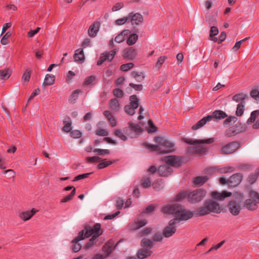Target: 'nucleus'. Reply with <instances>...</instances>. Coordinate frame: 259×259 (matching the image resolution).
Returning <instances> with one entry per match:
<instances>
[{"instance_id": "1", "label": "nucleus", "mask_w": 259, "mask_h": 259, "mask_svg": "<svg viewBox=\"0 0 259 259\" xmlns=\"http://www.w3.org/2000/svg\"><path fill=\"white\" fill-rule=\"evenodd\" d=\"M222 209L218 203L214 201L212 199L206 200L203 205L198 207L194 214L196 216L201 217L207 215L211 212L220 213Z\"/></svg>"}, {"instance_id": "2", "label": "nucleus", "mask_w": 259, "mask_h": 259, "mask_svg": "<svg viewBox=\"0 0 259 259\" xmlns=\"http://www.w3.org/2000/svg\"><path fill=\"white\" fill-rule=\"evenodd\" d=\"M154 141L160 145L161 154L169 153L174 151L172 148L175 144L168 140L161 137H156Z\"/></svg>"}, {"instance_id": "3", "label": "nucleus", "mask_w": 259, "mask_h": 259, "mask_svg": "<svg viewBox=\"0 0 259 259\" xmlns=\"http://www.w3.org/2000/svg\"><path fill=\"white\" fill-rule=\"evenodd\" d=\"M101 225L100 223L95 224L93 227L89 226H85L83 230V236L85 238H89L92 235L97 238L103 234V231L101 229Z\"/></svg>"}, {"instance_id": "4", "label": "nucleus", "mask_w": 259, "mask_h": 259, "mask_svg": "<svg viewBox=\"0 0 259 259\" xmlns=\"http://www.w3.org/2000/svg\"><path fill=\"white\" fill-rule=\"evenodd\" d=\"M206 191L202 189H198L189 193L188 201L190 203H197L200 202L205 196Z\"/></svg>"}, {"instance_id": "5", "label": "nucleus", "mask_w": 259, "mask_h": 259, "mask_svg": "<svg viewBox=\"0 0 259 259\" xmlns=\"http://www.w3.org/2000/svg\"><path fill=\"white\" fill-rule=\"evenodd\" d=\"M246 130V125L238 121L234 126L230 127L226 130L225 135L227 138H230L245 131Z\"/></svg>"}, {"instance_id": "6", "label": "nucleus", "mask_w": 259, "mask_h": 259, "mask_svg": "<svg viewBox=\"0 0 259 259\" xmlns=\"http://www.w3.org/2000/svg\"><path fill=\"white\" fill-rule=\"evenodd\" d=\"M241 146L238 141L231 142L223 146L219 150V153L222 155H229L234 153Z\"/></svg>"}, {"instance_id": "7", "label": "nucleus", "mask_w": 259, "mask_h": 259, "mask_svg": "<svg viewBox=\"0 0 259 259\" xmlns=\"http://www.w3.org/2000/svg\"><path fill=\"white\" fill-rule=\"evenodd\" d=\"M114 134L120 140L124 141H127L128 138H136L135 133H134V132L132 131V128H130L129 125L128 127H125L122 131L121 130H115Z\"/></svg>"}, {"instance_id": "8", "label": "nucleus", "mask_w": 259, "mask_h": 259, "mask_svg": "<svg viewBox=\"0 0 259 259\" xmlns=\"http://www.w3.org/2000/svg\"><path fill=\"white\" fill-rule=\"evenodd\" d=\"M130 104L125 105L124 110L127 114L133 115L135 113V109L139 107V100L136 95H133L130 96Z\"/></svg>"}, {"instance_id": "9", "label": "nucleus", "mask_w": 259, "mask_h": 259, "mask_svg": "<svg viewBox=\"0 0 259 259\" xmlns=\"http://www.w3.org/2000/svg\"><path fill=\"white\" fill-rule=\"evenodd\" d=\"M162 160L170 166L178 167L182 165L183 157L175 155L167 156L162 157Z\"/></svg>"}, {"instance_id": "10", "label": "nucleus", "mask_w": 259, "mask_h": 259, "mask_svg": "<svg viewBox=\"0 0 259 259\" xmlns=\"http://www.w3.org/2000/svg\"><path fill=\"white\" fill-rule=\"evenodd\" d=\"M177 223V219H176L170 220L168 225L163 229L162 235L166 238L172 236L176 232V225Z\"/></svg>"}, {"instance_id": "11", "label": "nucleus", "mask_w": 259, "mask_h": 259, "mask_svg": "<svg viewBox=\"0 0 259 259\" xmlns=\"http://www.w3.org/2000/svg\"><path fill=\"white\" fill-rule=\"evenodd\" d=\"M180 209L176 214V219H177V221H187L193 217L194 213L189 210L185 209L181 204Z\"/></svg>"}, {"instance_id": "12", "label": "nucleus", "mask_w": 259, "mask_h": 259, "mask_svg": "<svg viewBox=\"0 0 259 259\" xmlns=\"http://www.w3.org/2000/svg\"><path fill=\"white\" fill-rule=\"evenodd\" d=\"M230 212L233 215H237L241 210V201L231 200L227 205Z\"/></svg>"}, {"instance_id": "13", "label": "nucleus", "mask_w": 259, "mask_h": 259, "mask_svg": "<svg viewBox=\"0 0 259 259\" xmlns=\"http://www.w3.org/2000/svg\"><path fill=\"white\" fill-rule=\"evenodd\" d=\"M116 50L113 49L109 52H105L101 55V56L97 62V65H101L105 61H111L116 53Z\"/></svg>"}, {"instance_id": "14", "label": "nucleus", "mask_w": 259, "mask_h": 259, "mask_svg": "<svg viewBox=\"0 0 259 259\" xmlns=\"http://www.w3.org/2000/svg\"><path fill=\"white\" fill-rule=\"evenodd\" d=\"M180 208L181 209V204L176 203L164 206L161 208V211L165 214H175L176 217V214L180 210Z\"/></svg>"}, {"instance_id": "15", "label": "nucleus", "mask_w": 259, "mask_h": 259, "mask_svg": "<svg viewBox=\"0 0 259 259\" xmlns=\"http://www.w3.org/2000/svg\"><path fill=\"white\" fill-rule=\"evenodd\" d=\"M83 233L84 231H80L78 233L77 236L72 240V243H73V245L72 246V250L73 252H77L80 250L81 245L78 243V242L85 238L84 236H83Z\"/></svg>"}, {"instance_id": "16", "label": "nucleus", "mask_w": 259, "mask_h": 259, "mask_svg": "<svg viewBox=\"0 0 259 259\" xmlns=\"http://www.w3.org/2000/svg\"><path fill=\"white\" fill-rule=\"evenodd\" d=\"M183 141L189 145H195V144H211L215 141L214 138H208L207 139H196L193 140L190 138H184Z\"/></svg>"}, {"instance_id": "17", "label": "nucleus", "mask_w": 259, "mask_h": 259, "mask_svg": "<svg viewBox=\"0 0 259 259\" xmlns=\"http://www.w3.org/2000/svg\"><path fill=\"white\" fill-rule=\"evenodd\" d=\"M208 151V148L200 146H191L187 148V152L192 154L202 155Z\"/></svg>"}, {"instance_id": "18", "label": "nucleus", "mask_w": 259, "mask_h": 259, "mask_svg": "<svg viewBox=\"0 0 259 259\" xmlns=\"http://www.w3.org/2000/svg\"><path fill=\"white\" fill-rule=\"evenodd\" d=\"M243 180V175L241 173H236L229 178V187H235L238 186Z\"/></svg>"}, {"instance_id": "19", "label": "nucleus", "mask_w": 259, "mask_h": 259, "mask_svg": "<svg viewBox=\"0 0 259 259\" xmlns=\"http://www.w3.org/2000/svg\"><path fill=\"white\" fill-rule=\"evenodd\" d=\"M138 54L137 51L133 47H128L123 50L122 56L123 58L129 60H134Z\"/></svg>"}, {"instance_id": "20", "label": "nucleus", "mask_w": 259, "mask_h": 259, "mask_svg": "<svg viewBox=\"0 0 259 259\" xmlns=\"http://www.w3.org/2000/svg\"><path fill=\"white\" fill-rule=\"evenodd\" d=\"M128 16V20L131 21L133 25H139L143 21V17L140 13H137L134 14L133 13H130Z\"/></svg>"}, {"instance_id": "21", "label": "nucleus", "mask_w": 259, "mask_h": 259, "mask_svg": "<svg viewBox=\"0 0 259 259\" xmlns=\"http://www.w3.org/2000/svg\"><path fill=\"white\" fill-rule=\"evenodd\" d=\"M172 172V168L168 164L160 165L158 168V172L160 177H168Z\"/></svg>"}, {"instance_id": "22", "label": "nucleus", "mask_w": 259, "mask_h": 259, "mask_svg": "<svg viewBox=\"0 0 259 259\" xmlns=\"http://www.w3.org/2000/svg\"><path fill=\"white\" fill-rule=\"evenodd\" d=\"M100 27V23L98 21L94 22L90 25L88 29V34L90 37L96 36Z\"/></svg>"}, {"instance_id": "23", "label": "nucleus", "mask_w": 259, "mask_h": 259, "mask_svg": "<svg viewBox=\"0 0 259 259\" xmlns=\"http://www.w3.org/2000/svg\"><path fill=\"white\" fill-rule=\"evenodd\" d=\"M35 208H32L30 211H22L19 213V218L24 221L30 220L37 211Z\"/></svg>"}, {"instance_id": "24", "label": "nucleus", "mask_w": 259, "mask_h": 259, "mask_svg": "<svg viewBox=\"0 0 259 259\" xmlns=\"http://www.w3.org/2000/svg\"><path fill=\"white\" fill-rule=\"evenodd\" d=\"M210 116V118H209V121L213 119H224L228 116V115L223 111L221 110H216L214 111Z\"/></svg>"}, {"instance_id": "25", "label": "nucleus", "mask_w": 259, "mask_h": 259, "mask_svg": "<svg viewBox=\"0 0 259 259\" xmlns=\"http://www.w3.org/2000/svg\"><path fill=\"white\" fill-rule=\"evenodd\" d=\"M147 224V221L146 219H144L133 223H130L128 225V227L131 230H137L145 226Z\"/></svg>"}, {"instance_id": "26", "label": "nucleus", "mask_w": 259, "mask_h": 259, "mask_svg": "<svg viewBox=\"0 0 259 259\" xmlns=\"http://www.w3.org/2000/svg\"><path fill=\"white\" fill-rule=\"evenodd\" d=\"M153 253V251L143 248L140 249L137 253V256L139 259H145L150 257Z\"/></svg>"}, {"instance_id": "27", "label": "nucleus", "mask_w": 259, "mask_h": 259, "mask_svg": "<svg viewBox=\"0 0 259 259\" xmlns=\"http://www.w3.org/2000/svg\"><path fill=\"white\" fill-rule=\"evenodd\" d=\"M131 32V31L128 29L123 30L115 37V41L117 43H121L123 42L126 38L127 37Z\"/></svg>"}, {"instance_id": "28", "label": "nucleus", "mask_w": 259, "mask_h": 259, "mask_svg": "<svg viewBox=\"0 0 259 259\" xmlns=\"http://www.w3.org/2000/svg\"><path fill=\"white\" fill-rule=\"evenodd\" d=\"M154 244L155 243L152 240L146 238H143L141 241V246L142 248L146 249L151 250Z\"/></svg>"}, {"instance_id": "29", "label": "nucleus", "mask_w": 259, "mask_h": 259, "mask_svg": "<svg viewBox=\"0 0 259 259\" xmlns=\"http://www.w3.org/2000/svg\"><path fill=\"white\" fill-rule=\"evenodd\" d=\"M209 118H210V116H206L204 117L201 119L199 120L196 124L193 125L191 127L192 130H197L199 128L204 125L207 121H209Z\"/></svg>"}, {"instance_id": "30", "label": "nucleus", "mask_w": 259, "mask_h": 259, "mask_svg": "<svg viewBox=\"0 0 259 259\" xmlns=\"http://www.w3.org/2000/svg\"><path fill=\"white\" fill-rule=\"evenodd\" d=\"M231 195V192L224 191L221 193H219L216 191H213L211 193V196L213 198L217 199L222 200L225 198L230 197Z\"/></svg>"}, {"instance_id": "31", "label": "nucleus", "mask_w": 259, "mask_h": 259, "mask_svg": "<svg viewBox=\"0 0 259 259\" xmlns=\"http://www.w3.org/2000/svg\"><path fill=\"white\" fill-rule=\"evenodd\" d=\"M64 126L62 127V131L65 132L69 133L71 131V124L72 122L69 116L65 117L63 120Z\"/></svg>"}, {"instance_id": "32", "label": "nucleus", "mask_w": 259, "mask_h": 259, "mask_svg": "<svg viewBox=\"0 0 259 259\" xmlns=\"http://www.w3.org/2000/svg\"><path fill=\"white\" fill-rule=\"evenodd\" d=\"M257 203L251 199H247L245 202V205L248 210L253 211L256 209Z\"/></svg>"}, {"instance_id": "33", "label": "nucleus", "mask_w": 259, "mask_h": 259, "mask_svg": "<svg viewBox=\"0 0 259 259\" xmlns=\"http://www.w3.org/2000/svg\"><path fill=\"white\" fill-rule=\"evenodd\" d=\"M248 98V96L243 93H239L235 95L232 97V100L236 102L243 103L245 102V100Z\"/></svg>"}, {"instance_id": "34", "label": "nucleus", "mask_w": 259, "mask_h": 259, "mask_svg": "<svg viewBox=\"0 0 259 259\" xmlns=\"http://www.w3.org/2000/svg\"><path fill=\"white\" fill-rule=\"evenodd\" d=\"M73 57L76 62L83 61L84 60V56L83 50L79 49L76 50Z\"/></svg>"}, {"instance_id": "35", "label": "nucleus", "mask_w": 259, "mask_h": 259, "mask_svg": "<svg viewBox=\"0 0 259 259\" xmlns=\"http://www.w3.org/2000/svg\"><path fill=\"white\" fill-rule=\"evenodd\" d=\"M109 106L110 109L113 111H117L120 107L119 101L116 98L112 99L109 101Z\"/></svg>"}, {"instance_id": "36", "label": "nucleus", "mask_w": 259, "mask_h": 259, "mask_svg": "<svg viewBox=\"0 0 259 259\" xmlns=\"http://www.w3.org/2000/svg\"><path fill=\"white\" fill-rule=\"evenodd\" d=\"M189 192L188 191H183L176 195L174 198V200L177 201H182L184 199H188V196L189 195Z\"/></svg>"}, {"instance_id": "37", "label": "nucleus", "mask_w": 259, "mask_h": 259, "mask_svg": "<svg viewBox=\"0 0 259 259\" xmlns=\"http://www.w3.org/2000/svg\"><path fill=\"white\" fill-rule=\"evenodd\" d=\"M130 128H132V131L134 133H135L136 137H137L138 134L143 132L142 128L138 124H135L132 121H130L128 123Z\"/></svg>"}, {"instance_id": "38", "label": "nucleus", "mask_w": 259, "mask_h": 259, "mask_svg": "<svg viewBox=\"0 0 259 259\" xmlns=\"http://www.w3.org/2000/svg\"><path fill=\"white\" fill-rule=\"evenodd\" d=\"M143 145L151 152L158 151L160 153V146L159 144L153 145L147 142L143 143Z\"/></svg>"}, {"instance_id": "39", "label": "nucleus", "mask_w": 259, "mask_h": 259, "mask_svg": "<svg viewBox=\"0 0 259 259\" xmlns=\"http://www.w3.org/2000/svg\"><path fill=\"white\" fill-rule=\"evenodd\" d=\"M208 179L206 176H198L195 178L194 180V184L197 186H201L204 184Z\"/></svg>"}, {"instance_id": "40", "label": "nucleus", "mask_w": 259, "mask_h": 259, "mask_svg": "<svg viewBox=\"0 0 259 259\" xmlns=\"http://www.w3.org/2000/svg\"><path fill=\"white\" fill-rule=\"evenodd\" d=\"M55 77L54 75L47 74H46L44 81L43 82L44 85H51L54 84L55 81Z\"/></svg>"}, {"instance_id": "41", "label": "nucleus", "mask_w": 259, "mask_h": 259, "mask_svg": "<svg viewBox=\"0 0 259 259\" xmlns=\"http://www.w3.org/2000/svg\"><path fill=\"white\" fill-rule=\"evenodd\" d=\"M259 116V110L253 111L251 112L250 117L247 120L246 123L250 124L255 122L256 119Z\"/></svg>"}, {"instance_id": "42", "label": "nucleus", "mask_w": 259, "mask_h": 259, "mask_svg": "<svg viewBox=\"0 0 259 259\" xmlns=\"http://www.w3.org/2000/svg\"><path fill=\"white\" fill-rule=\"evenodd\" d=\"M128 38L126 40V43L128 46H132L134 45L138 39V35L136 33L130 34L127 36Z\"/></svg>"}, {"instance_id": "43", "label": "nucleus", "mask_w": 259, "mask_h": 259, "mask_svg": "<svg viewBox=\"0 0 259 259\" xmlns=\"http://www.w3.org/2000/svg\"><path fill=\"white\" fill-rule=\"evenodd\" d=\"M31 71L29 68L25 70L22 76L23 84H25L29 81L31 77Z\"/></svg>"}, {"instance_id": "44", "label": "nucleus", "mask_w": 259, "mask_h": 259, "mask_svg": "<svg viewBox=\"0 0 259 259\" xmlns=\"http://www.w3.org/2000/svg\"><path fill=\"white\" fill-rule=\"evenodd\" d=\"M11 75V71L9 69L0 70V77L1 79L6 80L9 78Z\"/></svg>"}, {"instance_id": "45", "label": "nucleus", "mask_w": 259, "mask_h": 259, "mask_svg": "<svg viewBox=\"0 0 259 259\" xmlns=\"http://www.w3.org/2000/svg\"><path fill=\"white\" fill-rule=\"evenodd\" d=\"M246 102L239 103L237 105V109L236 111V115L237 116H241L243 115L244 111V107L245 105Z\"/></svg>"}, {"instance_id": "46", "label": "nucleus", "mask_w": 259, "mask_h": 259, "mask_svg": "<svg viewBox=\"0 0 259 259\" xmlns=\"http://www.w3.org/2000/svg\"><path fill=\"white\" fill-rule=\"evenodd\" d=\"M96 76L95 75H91L87 77L83 83L84 86H88L91 84H95L96 83Z\"/></svg>"}, {"instance_id": "47", "label": "nucleus", "mask_w": 259, "mask_h": 259, "mask_svg": "<svg viewBox=\"0 0 259 259\" xmlns=\"http://www.w3.org/2000/svg\"><path fill=\"white\" fill-rule=\"evenodd\" d=\"M152 230H153V229L151 227L145 228L144 229L140 231L138 233V235L139 237H140L148 235L152 233Z\"/></svg>"}, {"instance_id": "48", "label": "nucleus", "mask_w": 259, "mask_h": 259, "mask_svg": "<svg viewBox=\"0 0 259 259\" xmlns=\"http://www.w3.org/2000/svg\"><path fill=\"white\" fill-rule=\"evenodd\" d=\"M98 165H97V168L98 169H103L104 168L109 165L114 163L115 162V160H108L106 161H100Z\"/></svg>"}, {"instance_id": "49", "label": "nucleus", "mask_w": 259, "mask_h": 259, "mask_svg": "<svg viewBox=\"0 0 259 259\" xmlns=\"http://www.w3.org/2000/svg\"><path fill=\"white\" fill-rule=\"evenodd\" d=\"M141 184L142 186L144 188H149L151 184L150 178L147 177H143L141 180Z\"/></svg>"}, {"instance_id": "50", "label": "nucleus", "mask_w": 259, "mask_h": 259, "mask_svg": "<svg viewBox=\"0 0 259 259\" xmlns=\"http://www.w3.org/2000/svg\"><path fill=\"white\" fill-rule=\"evenodd\" d=\"M148 123L149 126L147 128V131L148 133H152L157 131V127L155 125L152 120L149 119L148 121Z\"/></svg>"}, {"instance_id": "51", "label": "nucleus", "mask_w": 259, "mask_h": 259, "mask_svg": "<svg viewBox=\"0 0 259 259\" xmlns=\"http://www.w3.org/2000/svg\"><path fill=\"white\" fill-rule=\"evenodd\" d=\"M81 93V90H76L71 95L69 101L71 103H74L75 101L78 99L79 94Z\"/></svg>"}, {"instance_id": "52", "label": "nucleus", "mask_w": 259, "mask_h": 259, "mask_svg": "<svg viewBox=\"0 0 259 259\" xmlns=\"http://www.w3.org/2000/svg\"><path fill=\"white\" fill-rule=\"evenodd\" d=\"M76 189L75 188L72 190L69 195L66 196L63 199H61V203H65L71 200L75 194Z\"/></svg>"}, {"instance_id": "53", "label": "nucleus", "mask_w": 259, "mask_h": 259, "mask_svg": "<svg viewBox=\"0 0 259 259\" xmlns=\"http://www.w3.org/2000/svg\"><path fill=\"white\" fill-rule=\"evenodd\" d=\"M227 117V118L224 120L223 122L224 125H229L232 121L233 123H235L238 119L237 117L235 116H229Z\"/></svg>"}, {"instance_id": "54", "label": "nucleus", "mask_w": 259, "mask_h": 259, "mask_svg": "<svg viewBox=\"0 0 259 259\" xmlns=\"http://www.w3.org/2000/svg\"><path fill=\"white\" fill-rule=\"evenodd\" d=\"M248 194L249 196L254 201L259 203V193L258 192L251 190L249 191Z\"/></svg>"}, {"instance_id": "55", "label": "nucleus", "mask_w": 259, "mask_h": 259, "mask_svg": "<svg viewBox=\"0 0 259 259\" xmlns=\"http://www.w3.org/2000/svg\"><path fill=\"white\" fill-rule=\"evenodd\" d=\"M258 178V175L256 174H251L249 175L247 179V181L248 183L250 185L254 183Z\"/></svg>"}, {"instance_id": "56", "label": "nucleus", "mask_w": 259, "mask_h": 259, "mask_svg": "<svg viewBox=\"0 0 259 259\" xmlns=\"http://www.w3.org/2000/svg\"><path fill=\"white\" fill-rule=\"evenodd\" d=\"M86 159L88 162L91 163L99 162L102 160V158L98 156L88 157Z\"/></svg>"}, {"instance_id": "57", "label": "nucleus", "mask_w": 259, "mask_h": 259, "mask_svg": "<svg viewBox=\"0 0 259 259\" xmlns=\"http://www.w3.org/2000/svg\"><path fill=\"white\" fill-rule=\"evenodd\" d=\"M134 67V64L133 63H128L122 64L120 66V69L123 71H127Z\"/></svg>"}, {"instance_id": "58", "label": "nucleus", "mask_w": 259, "mask_h": 259, "mask_svg": "<svg viewBox=\"0 0 259 259\" xmlns=\"http://www.w3.org/2000/svg\"><path fill=\"white\" fill-rule=\"evenodd\" d=\"M97 239L95 238V236H92L88 242L85 244L84 248L86 249L90 248L95 243Z\"/></svg>"}, {"instance_id": "59", "label": "nucleus", "mask_w": 259, "mask_h": 259, "mask_svg": "<svg viewBox=\"0 0 259 259\" xmlns=\"http://www.w3.org/2000/svg\"><path fill=\"white\" fill-rule=\"evenodd\" d=\"M167 57L165 56H160L158 58L157 61L156 63L155 67L157 68H160L163 63L166 60Z\"/></svg>"}, {"instance_id": "60", "label": "nucleus", "mask_w": 259, "mask_h": 259, "mask_svg": "<svg viewBox=\"0 0 259 259\" xmlns=\"http://www.w3.org/2000/svg\"><path fill=\"white\" fill-rule=\"evenodd\" d=\"M152 187L155 190H159L163 188L162 182L161 180H157L154 182L152 184Z\"/></svg>"}, {"instance_id": "61", "label": "nucleus", "mask_w": 259, "mask_h": 259, "mask_svg": "<svg viewBox=\"0 0 259 259\" xmlns=\"http://www.w3.org/2000/svg\"><path fill=\"white\" fill-rule=\"evenodd\" d=\"M93 151L99 155H104L105 154H110V151L108 149H95Z\"/></svg>"}, {"instance_id": "62", "label": "nucleus", "mask_w": 259, "mask_h": 259, "mask_svg": "<svg viewBox=\"0 0 259 259\" xmlns=\"http://www.w3.org/2000/svg\"><path fill=\"white\" fill-rule=\"evenodd\" d=\"M163 239L162 235L160 232H156L154 233L152 237V240L153 242L161 241Z\"/></svg>"}, {"instance_id": "63", "label": "nucleus", "mask_w": 259, "mask_h": 259, "mask_svg": "<svg viewBox=\"0 0 259 259\" xmlns=\"http://www.w3.org/2000/svg\"><path fill=\"white\" fill-rule=\"evenodd\" d=\"M70 135L71 137L74 139H78L81 137V133L79 130H73L70 132Z\"/></svg>"}, {"instance_id": "64", "label": "nucleus", "mask_w": 259, "mask_h": 259, "mask_svg": "<svg viewBox=\"0 0 259 259\" xmlns=\"http://www.w3.org/2000/svg\"><path fill=\"white\" fill-rule=\"evenodd\" d=\"M250 96L254 99L256 101H259V91L254 89L252 90L250 93Z\"/></svg>"}]
</instances>
